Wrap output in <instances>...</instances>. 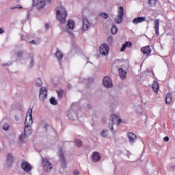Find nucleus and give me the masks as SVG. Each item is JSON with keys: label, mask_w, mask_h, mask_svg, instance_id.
<instances>
[{"label": "nucleus", "mask_w": 175, "mask_h": 175, "mask_svg": "<svg viewBox=\"0 0 175 175\" xmlns=\"http://www.w3.org/2000/svg\"><path fill=\"white\" fill-rule=\"evenodd\" d=\"M68 90H70V88H72V85H70V83H68L67 85Z\"/></svg>", "instance_id": "de8ad7c7"}, {"label": "nucleus", "mask_w": 175, "mask_h": 175, "mask_svg": "<svg viewBox=\"0 0 175 175\" xmlns=\"http://www.w3.org/2000/svg\"><path fill=\"white\" fill-rule=\"evenodd\" d=\"M75 116H76L75 112L73 113V111H72V110L68 111L67 116L68 117L69 120H74Z\"/></svg>", "instance_id": "393cba45"}, {"label": "nucleus", "mask_w": 175, "mask_h": 175, "mask_svg": "<svg viewBox=\"0 0 175 175\" xmlns=\"http://www.w3.org/2000/svg\"><path fill=\"white\" fill-rule=\"evenodd\" d=\"M143 54H151V49L149 46H144L141 49Z\"/></svg>", "instance_id": "4be33fe9"}, {"label": "nucleus", "mask_w": 175, "mask_h": 175, "mask_svg": "<svg viewBox=\"0 0 175 175\" xmlns=\"http://www.w3.org/2000/svg\"><path fill=\"white\" fill-rule=\"evenodd\" d=\"M70 35H73V33L70 32Z\"/></svg>", "instance_id": "5fc2aeb1"}, {"label": "nucleus", "mask_w": 175, "mask_h": 175, "mask_svg": "<svg viewBox=\"0 0 175 175\" xmlns=\"http://www.w3.org/2000/svg\"><path fill=\"white\" fill-rule=\"evenodd\" d=\"M137 139L136 134L132 133V143H135V140Z\"/></svg>", "instance_id": "f704fd0d"}, {"label": "nucleus", "mask_w": 175, "mask_h": 175, "mask_svg": "<svg viewBox=\"0 0 175 175\" xmlns=\"http://www.w3.org/2000/svg\"><path fill=\"white\" fill-rule=\"evenodd\" d=\"M107 120L106 119V117H103L101 119L102 124H106Z\"/></svg>", "instance_id": "4c0bfd02"}, {"label": "nucleus", "mask_w": 175, "mask_h": 175, "mask_svg": "<svg viewBox=\"0 0 175 175\" xmlns=\"http://www.w3.org/2000/svg\"><path fill=\"white\" fill-rule=\"evenodd\" d=\"M47 126H48L47 124H45V125H44V128H45V130H46V131H47Z\"/></svg>", "instance_id": "3c124183"}, {"label": "nucleus", "mask_w": 175, "mask_h": 175, "mask_svg": "<svg viewBox=\"0 0 175 175\" xmlns=\"http://www.w3.org/2000/svg\"><path fill=\"white\" fill-rule=\"evenodd\" d=\"M154 29L156 35H157V36H159V19H156L154 21Z\"/></svg>", "instance_id": "6ab92c4d"}, {"label": "nucleus", "mask_w": 175, "mask_h": 175, "mask_svg": "<svg viewBox=\"0 0 175 175\" xmlns=\"http://www.w3.org/2000/svg\"><path fill=\"white\" fill-rule=\"evenodd\" d=\"M30 58H31V61H30L29 68H33L35 64V59H33V54H30Z\"/></svg>", "instance_id": "bb28decb"}, {"label": "nucleus", "mask_w": 175, "mask_h": 175, "mask_svg": "<svg viewBox=\"0 0 175 175\" xmlns=\"http://www.w3.org/2000/svg\"><path fill=\"white\" fill-rule=\"evenodd\" d=\"M111 118L112 124H109L108 126L109 129L113 132V131L114 130V127L113 126V124H117L118 126H119L120 124L122 122V120H121L120 118H118V116L114 114L111 116Z\"/></svg>", "instance_id": "20e7f679"}, {"label": "nucleus", "mask_w": 175, "mask_h": 175, "mask_svg": "<svg viewBox=\"0 0 175 175\" xmlns=\"http://www.w3.org/2000/svg\"><path fill=\"white\" fill-rule=\"evenodd\" d=\"M88 108L91 109H92V106H91V105L88 104Z\"/></svg>", "instance_id": "09e8293b"}, {"label": "nucleus", "mask_w": 175, "mask_h": 175, "mask_svg": "<svg viewBox=\"0 0 175 175\" xmlns=\"http://www.w3.org/2000/svg\"><path fill=\"white\" fill-rule=\"evenodd\" d=\"M75 143L76 144L77 147H81L83 146V142L80 139H75Z\"/></svg>", "instance_id": "cd10ccee"}, {"label": "nucleus", "mask_w": 175, "mask_h": 175, "mask_svg": "<svg viewBox=\"0 0 175 175\" xmlns=\"http://www.w3.org/2000/svg\"><path fill=\"white\" fill-rule=\"evenodd\" d=\"M57 94L58 98H59L61 99L62 98V96H64V90H60L59 91H57Z\"/></svg>", "instance_id": "2f4dec72"}, {"label": "nucleus", "mask_w": 175, "mask_h": 175, "mask_svg": "<svg viewBox=\"0 0 175 175\" xmlns=\"http://www.w3.org/2000/svg\"><path fill=\"white\" fill-rule=\"evenodd\" d=\"M109 51L110 47H109V45H107V44H102L99 49L100 54H102V55H107Z\"/></svg>", "instance_id": "1a4fd4ad"}, {"label": "nucleus", "mask_w": 175, "mask_h": 175, "mask_svg": "<svg viewBox=\"0 0 175 175\" xmlns=\"http://www.w3.org/2000/svg\"><path fill=\"white\" fill-rule=\"evenodd\" d=\"M100 17H103L105 20L109 18V15L105 12H101L100 14Z\"/></svg>", "instance_id": "72a5a7b5"}, {"label": "nucleus", "mask_w": 175, "mask_h": 175, "mask_svg": "<svg viewBox=\"0 0 175 175\" xmlns=\"http://www.w3.org/2000/svg\"><path fill=\"white\" fill-rule=\"evenodd\" d=\"M13 162H14L13 154H12V153H9L6 157L5 166H7V167H11V166L13 165Z\"/></svg>", "instance_id": "9b49d317"}, {"label": "nucleus", "mask_w": 175, "mask_h": 175, "mask_svg": "<svg viewBox=\"0 0 175 175\" xmlns=\"http://www.w3.org/2000/svg\"><path fill=\"white\" fill-rule=\"evenodd\" d=\"M109 134L107 133V130H103L100 133V135L103 137H107V135Z\"/></svg>", "instance_id": "473e14b6"}, {"label": "nucleus", "mask_w": 175, "mask_h": 175, "mask_svg": "<svg viewBox=\"0 0 175 175\" xmlns=\"http://www.w3.org/2000/svg\"><path fill=\"white\" fill-rule=\"evenodd\" d=\"M128 47H132V42L130 41H126L124 44H123L120 51L122 53L123 51H125V49Z\"/></svg>", "instance_id": "f3484780"}, {"label": "nucleus", "mask_w": 175, "mask_h": 175, "mask_svg": "<svg viewBox=\"0 0 175 175\" xmlns=\"http://www.w3.org/2000/svg\"><path fill=\"white\" fill-rule=\"evenodd\" d=\"M45 5H46V1L44 0L43 1L33 0V8H36L37 9H42L44 8Z\"/></svg>", "instance_id": "9d476101"}, {"label": "nucleus", "mask_w": 175, "mask_h": 175, "mask_svg": "<svg viewBox=\"0 0 175 175\" xmlns=\"http://www.w3.org/2000/svg\"><path fill=\"white\" fill-rule=\"evenodd\" d=\"M100 158H102V157L100 156V154H99L98 152H94L92 154V161L93 162H99V161H100Z\"/></svg>", "instance_id": "2eb2a0df"}, {"label": "nucleus", "mask_w": 175, "mask_h": 175, "mask_svg": "<svg viewBox=\"0 0 175 175\" xmlns=\"http://www.w3.org/2000/svg\"><path fill=\"white\" fill-rule=\"evenodd\" d=\"M68 16V12L65 8L62 5H59L56 8V18L62 24H65L66 21V16Z\"/></svg>", "instance_id": "f03ea898"}, {"label": "nucleus", "mask_w": 175, "mask_h": 175, "mask_svg": "<svg viewBox=\"0 0 175 175\" xmlns=\"http://www.w3.org/2000/svg\"><path fill=\"white\" fill-rule=\"evenodd\" d=\"M42 84H43V83L42 82V79H40V78H38L36 80V87H40L42 85Z\"/></svg>", "instance_id": "c756f323"}, {"label": "nucleus", "mask_w": 175, "mask_h": 175, "mask_svg": "<svg viewBox=\"0 0 175 175\" xmlns=\"http://www.w3.org/2000/svg\"><path fill=\"white\" fill-rule=\"evenodd\" d=\"M13 9H23V6L20 5H17L15 8H14Z\"/></svg>", "instance_id": "ea45409f"}, {"label": "nucleus", "mask_w": 175, "mask_h": 175, "mask_svg": "<svg viewBox=\"0 0 175 175\" xmlns=\"http://www.w3.org/2000/svg\"><path fill=\"white\" fill-rule=\"evenodd\" d=\"M127 136L129 139V142H132V132H130L127 134Z\"/></svg>", "instance_id": "e433bc0d"}, {"label": "nucleus", "mask_w": 175, "mask_h": 175, "mask_svg": "<svg viewBox=\"0 0 175 175\" xmlns=\"http://www.w3.org/2000/svg\"><path fill=\"white\" fill-rule=\"evenodd\" d=\"M45 28H46V29H49V28H50V25L49 23H46Z\"/></svg>", "instance_id": "c03bdc74"}, {"label": "nucleus", "mask_w": 175, "mask_h": 175, "mask_svg": "<svg viewBox=\"0 0 175 175\" xmlns=\"http://www.w3.org/2000/svg\"><path fill=\"white\" fill-rule=\"evenodd\" d=\"M3 131H8L9 130V124H4L3 126Z\"/></svg>", "instance_id": "c9c22d12"}, {"label": "nucleus", "mask_w": 175, "mask_h": 175, "mask_svg": "<svg viewBox=\"0 0 175 175\" xmlns=\"http://www.w3.org/2000/svg\"><path fill=\"white\" fill-rule=\"evenodd\" d=\"M88 81L89 84L94 83V78H92V77L88 78Z\"/></svg>", "instance_id": "58836bf2"}, {"label": "nucleus", "mask_w": 175, "mask_h": 175, "mask_svg": "<svg viewBox=\"0 0 175 175\" xmlns=\"http://www.w3.org/2000/svg\"><path fill=\"white\" fill-rule=\"evenodd\" d=\"M67 27L68 29H75V21L70 19L67 22Z\"/></svg>", "instance_id": "412c9836"}, {"label": "nucleus", "mask_w": 175, "mask_h": 175, "mask_svg": "<svg viewBox=\"0 0 175 175\" xmlns=\"http://www.w3.org/2000/svg\"><path fill=\"white\" fill-rule=\"evenodd\" d=\"M27 134H25V133H21L19 136V142L21 143H25V139H27Z\"/></svg>", "instance_id": "b1692460"}, {"label": "nucleus", "mask_w": 175, "mask_h": 175, "mask_svg": "<svg viewBox=\"0 0 175 175\" xmlns=\"http://www.w3.org/2000/svg\"><path fill=\"white\" fill-rule=\"evenodd\" d=\"M118 70L120 72V77L122 78V80L126 79V72H125L122 68H119Z\"/></svg>", "instance_id": "aec40b11"}, {"label": "nucleus", "mask_w": 175, "mask_h": 175, "mask_svg": "<svg viewBox=\"0 0 175 175\" xmlns=\"http://www.w3.org/2000/svg\"><path fill=\"white\" fill-rule=\"evenodd\" d=\"M124 20V7H119L118 15L114 18V21L116 24H121Z\"/></svg>", "instance_id": "423d86ee"}, {"label": "nucleus", "mask_w": 175, "mask_h": 175, "mask_svg": "<svg viewBox=\"0 0 175 175\" xmlns=\"http://www.w3.org/2000/svg\"><path fill=\"white\" fill-rule=\"evenodd\" d=\"M27 17H29V12H27Z\"/></svg>", "instance_id": "603ef678"}, {"label": "nucleus", "mask_w": 175, "mask_h": 175, "mask_svg": "<svg viewBox=\"0 0 175 175\" xmlns=\"http://www.w3.org/2000/svg\"><path fill=\"white\" fill-rule=\"evenodd\" d=\"M5 33V30L3 29L2 28H0V35H1V33Z\"/></svg>", "instance_id": "49530a36"}, {"label": "nucleus", "mask_w": 175, "mask_h": 175, "mask_svg": "<svg viewBox=\"0 0 175 175\" xmlns=\"http://www.w3.org/2000/svg\"><path fill=\"white\" fill-rule=\"evenodd\" d=\"M111 32L112 35H116L118 32V28L116 25H113L111 29Z\"/></svg>", "instance_id": "a878e982"}, {"label": "nucleus", "mask_w": 175, "mask_h": 175, "mask_svg": "<svg viewBox=\"0 0 175 175\" xmlns=\"http://www.w3.org/2000/svg\"><path fill=\"white\" fill-rule=\"evenodd\" d=\"M172 100H173V96L172 95V93L168 92L166 94L165 103L167 105H170V103H172Z\"/></svg>", "instance_id": "a211bd4d"}, {"label": "nucleus", "mask_w": 175, "mask_h": 175, "mask_svg": "<svg viewBox=\"0 0 175 175\" xmlns=\"http://www.w3.org/2000/svg\"><path fill=\"white\" fill-rule=\"evenodd\" d=\"M59 158L60 159L61 166L62 169H66V167H68V163L66 162L65 153H64V151H62V149L61 148H59Z\"/></svg>", "instance_id": "39448f33"}, {"label": "nucleus", "mask_w": 175, "mask_h": 175, "mask_svg": "<svg viewBox=\"0 0 175 175\" xmlns=\"http://www.w3.org/2000/svg\"><path fill=\"white\" fill-rule=\"evenodd\" d=\"M107 41L110 42H113V37L112 36L108 37Z\"/></svg>", "instance_id": "79ce46f5"}, {"label": "nucleus", "mask_w": 175, "mask_h": 175, "mask_svg": "<svg viewBox=\"0 0 175 175\" xmlns=\"http://www.w3.org/2000/svg\"><path fill=\"white\" fill-rule=\"evenodd\" d=\"M83 23V31H88L90 29V27H91V24H90V21H88V19L87 18H83L82 19Z\"/></svg>", "instance_id": "f8f14e48"}, {"label": "nucleus", "mask_w": 175, "mask_h": 175, "mask_svg": "<svg viewBox=\"0 0 175 175\" xmlns=\"http://www.w3.org/2000/svg\"><path fill=\"white\" fill-rule=\"evenodd\" d=\"M41 165L42 166L43 170L47 173L53 170V165L49 161V159H47V158L42 157L41 161Z\"/></svg>", "instance_id": "7ed1b4c3"}, {"label": "nucleus", "mask_w": 175, "mask_h": 175, "mask_svg": "<svg viewBox=\"0 0 175 175\" xmlns=\"http://www.w3.org/2000/svg\"><path fill=\"white\" fill-rule=\"evenodd\" d=\"M103 84L105 88H113V81L109 76L104 77Z\"/></svg>", "instance_id": "0eeeda50"}, {"label": "nucleus", "mask_w": 175, "mask_h": 175, "mask_svg": "<svg viewBox=\"0 0 175 175\" xmlns=\"http://www.w3.org/2000/svg\"><path fill=\"white\" fill-rule=\"evenodd\" d=\"M152 90L155 94L158 92V90H159V83L157 81H154L152 85Z\"/></svg>", "instance_id": "5701e85b"}, {"label": "nucleus", "mask_w": 175, "mask_h": 175, "mask_svg": "<svg viewBox=\"0 0 175 175\" xmlns=\"http://www.w3.org/2000/svg\"><path fill=\"white\" fill-rule=\"evenodd\" d=\"M163 140H164L165 142H169V137H167V136L163 138Z\"/></svg>", "instance_id": "a18cd8bd"}, {"label": "nucleus", "mask_w": 175, "mask_h": 175, "mask_svg": "<svg viewBox=\"0 0 175 175\" xmlns=\"http://www.w3.org/2000/svg\"><path fill=\"white\" fill-rule=\"evenodd\" d=\"M143 21H146V16H142V17H137V18H135L133 21H132V23L133 24H139L140 23H143Z\"/></svg>", "instance_id": "dca6fc26"}, {"label": "nucleus", "mask_w": 175, "mask_h": 175, "mask_svg": "<svg viewBox=\"0 0 175 175\" xmlns=\"http://www.w3.org/2000/svg\"><path fill=\"white\" fill-rule=\"evenodd\" d=\"M28 118L29 122H25L24 133L26 135H31L32 133L31 125L33 124V120L32 119V109L31 108L28 109L27 113L26 115V121H27Z\"/></svg>", "instance_id": "f257e3e1"}, {"label": "nucleus", "mask_w": 175, "mask_h": 175, "mask_svg": "<svg viewBox=\"0 0 175 175\" xmlns=\"http://www.w3.org/2000/svg\"><path fill=\"white\" fill-rule=\"evenodd\" d=\"M23 54H24V51H18L16 53V55L17 58H23Z\"/></svg>", "instance_id": "c85d7f7f"}, {"label": "nucleus", "mask_w": 175, "mask_h": 175, "mask_svg": "<svg viewBox=\"0 0 175 175\" xmlns=\"http://www.w3.org/2000/svg\"><path fill=\"white\" fill-rule=\"evenodd\" d=\"M29 43H30L31 44H36V42L34 40L29 41Z\"/></svg>", "instance_id": "37998d69"}, {"label": "nucleus", "mask_w": 175, "mask_h": 175, "mask_svg": "<svg viewBox=\"0 0 175 175\" xmlns=\"http://www.w3.org/2000/svg\"><path fill=\"white\" fill-rule=\"evenodd\" d=\"M9 64H3V66H8Z\"/></svg>", "instance_id": "8fccbe9b"}, {"label": "nucleus", "mask_w": 175, "mask_h": 175, "mask_svg": "<svg viewBox=\"0 0 175 175\" xmlns=\"http://www.w3.org/2000/svg\"><path fill=\"white\" fill-rule=\"evenodd\" d=\"M73 174L74 175H79L80 174V172H79V170H75L73 172Z\"/></svg>", "instance_id": "a19ab883"}, {"label": "nucleus", "mask_w": 175, "mask_h": 175, "mask_svg": "<svg viewBox=\"0 0 175 175\" xmlns=\"http://www.w3.org/2000/svg\"><path fill=\"white\" fill-rule=\"evenodd\" d=\"M49 102H50L51 105H57V103H58V102L54 97L51 98L49 100Z\"/></svg>", "instance_id": "7c9ffc66"}, {"label": "nucleus", "mask_w": 175, "mask_h": 175, "mask_svg": "<svg viewBox=\"0 0 175 175\" xmlns=\"http://www.w3.org/2000/svg\"><path fill=\"white\" fill-rule=\"evenodd\" d=\"M46 1H47V2H49V3H50L52 0H46Z\"/></svg>", "instance_id": "864d4df0"}, {"label": "nucleus", "mask_w": 175, "mask_h": 175, "mask_svg": "<svg viewBox=\"0 0 175 175\" xmlns=\"http://www.w3.org/2000/svg\"><path fill=\"white\" fill-rule=\"evenodd\" d=\"M21 166L23 170H24L26 173H28V172H31V170H32V165L25 160L22 161Z\"/></svg>", "instance_id": "6e6552de"}, {"label": "nucleus", "mask_w": 175, "mask_h": 175, "mask_svg": "<svg viewBox=\"0 0 175 175\" xmlns=\"http://www.w3.org/2000/svg\"><path fill=\"white\" fill-rule=\"evenodd\" d=\"M46 98H47V88H41L40 90L39 98L41 100H43L44 99H46Z\"/></svg>", "instance_id": "ddd939ff"}, {"label": "nucleus", "mask_w": 175, "mask_h": 175, "mask_svg": "<svg viewBox=\"0 0 175 175\" xmlns=\"http://www.w3.org/2000/svg\"><path fill=\"white\" fill-rule=\"evenodd\" d=\"M57 61L59 62V65H61V62L62 59L64 58V53L59 51V49H57L56 53H55Z\"/></svg>", "instance_id": "4468645a"}]
</instances>
